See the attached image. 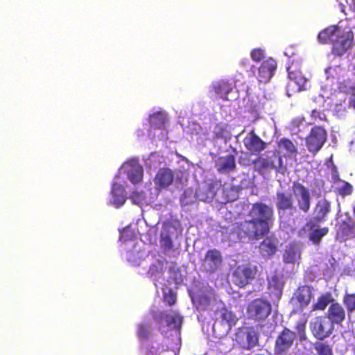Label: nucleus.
I'll return each mask as SVG.
<instances>
[{
    "label": "nucleus",
    "instance_id": "9d476101",
    "mask_svg": "<svg viewBox=\"0 0 355 355\" xmlns=\"http://www.w3.org/2000/svg\"><path fill=\"white\" fill-rule=\"evenodd\" d=\"M354 35L351 31H345L341 29V33L332 44V53L336 56L343 55L353 44Z\"/></svg>",
    "mask_w": 355,
    "mask_h": 355
},
{
    "label": "nucleus",
    "instance_id": "a18cd8bd",
    "mask_svg": "<svg viewBox=\"0 0 355 355\" xmlns=\"http://www.w3.org/2000/svg\"><path fill=\"white\" fill-rule=\"evenodd\" d=\"M264 56L265 52L260 48L253 49L250 51V58L253 61L256 62H259L262 60L264 58Z\"/></svg>",
    "mask_w": 355,
    "mask_h": 355
},
{
    "label": "nucleus",
    "instance_id": "bb28decb",
    "mask_svg": "<svg viewBox=\"0 0 355 355\" xmlns=\"http://www.w3.org/2000/svg\"><path fill=\"white\" fill-rule=\"evenodd\" d=\"M239 189L230 184H224L222 187V196L225 203L233 202L238 199Z\"/></svg>",
    "mask_w": 355,
    "mask_h": 355
},
{
    "label": "nucleus",
    "instance_id": "cd10ccee",
    "mask_svg": "<svg viewBox=\"0 0 355 355\" xmlns=\"http://www.w3.org/2000/svg\"><path fill=\"white\" fill-rule=\"evenodd\" d=\"M259 250L263 257H270L276 253L277 250V244L270 238H266L260 243Z\"/></svg>",
    "mask_w": 355,
    "mask_h": 355
},
{
    "label": "nucleus",
    "instance_id": "c85d7f7f",
    "mask_svg": "<svg viewBox=\"0 0 355 355\" xmlns=\"http://www.w3.org/2000/svg\"><path fill=\"white\" fill-rule=\"evenodd\" d=\"M112 193L114 196V204L116 207H120L125 202V196L124 194V188L122 185L114 183L112 184Z\"/></svg>",
    "mask_w": 355,
    "mask_h": 355
},
{
    "label": "nucleus",
    "instance_id": "412c9836",
    "mask_svg": "<svg viewBox=\"0 0 355 355\" xmlns=\"http://www.w3.org/2000/svg\"><path fill=\"white\" fill-rule=\"evenodd\" d=\"M174 180V174L168 168H162L157 173L155 178V183L159 189H166L172 184Z\"/></svg>",
    "mask_w": 355,
    "mask_h": 355
},
{
    "label": "nucleus",
    "instance_id": "ddd939ff",
    "mask_svg": "<svg viewBox=\"0 0 355 355\" xmlns=\"http://www.w3.org/2000/svg\"><path fill=\"white\" fill-rule=\"evenodd\" d=\"M154 319L159 324H162L165 320L168 327L178 330L180 329L183 321L182 316L178 311L172 310L168 313L161 311L154 315Z\"/></svg>",
    "mask_w": 355,
    "mask_h": 355
},
{
    "label": "nucleus",
    "instance_id": "603ef678",
    "mask_svg": "<svg viewBox=\"0 0 355 355\" xmlns=\"http://www.w3.org/2000/svg\"><path fill=\"white\" fill-rule=\"evenodd\" d=\"M350 6L353 9L354 11H355V0H350Z\"/></svg>",
    "mask_w": 355,
    "mask_h": 355
},
{
    "label": "nucleus",
    "instance_id": "5701e85b",
    "mask_svg": "<svg viewBox=\"0 0 355 355\" xmlns=\"http://www.w3.org/2000/svg\"><path fill=\"white\" fill-rule=\"evenodd\" d=\"M276 207L277 211H286L287 210L295 209L293 205V197L291 194L285 192H277L276 194Z\"/></svg>",
    "mask_w": 355,
    "mask_h": 355
},
{
    "label": "nucleus",
    "instance_id": "79ce46f5",
    "mask_svg": "<svg viewBox=\"0 0 355 355\" xmlns=\"http://www.w3.org/2000/svg\"><path fill=\"white\" fill-rule=\"evenodd\" d=\"M151 334L150 327L146 324H139L137 327V336L141 340H146Z\"/></svg>",
    "mask_w": 355,
    "mask_h": 355
},
{
    "label": "nucleus",
    "instance_id": "1a4fd4ad",
    "mask_svg": "<svg viewBox=\"0 0 355 355\" xmlns=\"http://www.w3.org/2000/svg\"><path fill=\"white\" fill-rule=\"evenodd\" d=\"M317 223L311 220L306 222L305 225L299 232V236H302V231H307L309 232L308 236L309 240L313 245H319L323 237L328 234L329 230L327 227H320Z\"/></svg>",
    "mask_w": 355,
    "mask_h": 355
},
{
    "label": "nucleus",
    "instance_id": "58836bf2",
    "mask_svg": "<svg viewBox=\"0 0 355 355\" xmlns=\"http://www.w3.org/2000/svg\"><path fill=\"white\" fill-rule=\"evenodd\" d=\"M160 243L164 250H171L173 248V241L168 230H164L160 234Z\"/></svg>",
    "mask_w": 355,
    "mask_h": 355
},
{
    "label": "nucleus",
    "instance_id": "c9c22d12",
    "mask_svg": "<svg viewBox=\"0 0 355 355\" xmlns=\"http://www.w3.org/2000/svg\"><path fill=\"white\" fill-rule=\"evenodd\" d=\"M166 121V118L165 115L161 112H155L150 116V123L155 128H163Z\"/></svg>",
    "mask_w": 355,
    "mask_h": 355
},
{
    "label": "nucleus",
    "instance_id": "864d4df0",
    "mask_svg": "<svg viewBox=\"0 0 355 355\" xmlns=\"http://www.w3.org/2000/svg\"><path fill=\"white\" fill-rule=\"evenodd\" d=\"M289 49H286L285 51V55L289 57H291L293 55H294V53H289Z\"/></svg>",
    "mask_w": 355,
    "mask_h": 355
},
{
    "label": "nucleus",
    "instance_id": "49530a36",
    "mask_svg": "<svg viewBox=\"0 0 355 355\" xmlns=\"http://www.w3.org/2000/svg\"><path fill=\"white\" fill-rule=\"evenodd\" d=\"M226 129L222 124H216L214 129L215 138L217 139H223L225 137Z\"/></svg>",
    "mask_w": 355,
    "mask_h": 355
},
{
    "label": "nucleus",
    "instance_id": "6e6d98bb",
    "mask_svg": "<svg viewBox=\"0 0 355 355\" xmlns=\"http://www.w3.org/2000/svg\"><path fill=\"white\" fill-rule=\"evenodd\" d=\"M256 355H264V354H256Z\"/></svg>",
    "mask_w": 355,
    "mask_h": 355
},
{
    "label": "nucleus",
    "instance_id": "c03bdc74",
    "mask_svg": "<svg viewBox=\"0 0 355 355\" xmlns=\"http://www.w3.org/2000/svg\"><path fill=\"white\" fill-rule=\"evenodd\" d=\"M163 299L167 305L172 306L176 303V294L169 289L167 293H164Z\"/></svg>",
    "mask_w": 355,
    "mask_h": 355
},
{
    "label": "nucleus",
    "instance_id": "72a5a7b5",
    "mask_svg": "<svg viewBox=\"0 0 355 355\" xmlns=\"http://www.w3.org/2000/svg\"><path fill=\"white\" fill-rule=\"evenodd\" d=\"M354 226L347 222L343 221L337 230L336 236L343 240H347L353 236Z\"/></svg>",
    "mask_w": 355,
    "mask_h": 355
},
{
    "label": "nucleus",
    "instance_id": "f03ea898",
    "mask_svg": "<svg viewBox=\"0 0 355 355\" xmlns=\"http://www.w3.org/2000/svg\"><path fill=\"white\" fill-rule=\"evenodd\" d=\"M272 305L266 299L259 297L250 302L246 307V314L249 320L255 322H264L270 315Z\"/></svg>",
    "mask_w": 355,
    "mask_h": 355
},
{
    "label": "nucleus",
    "instance_id": "ea45409f",
    "mask_svg": "<svg viewBox=\"0 0 355 355\" xmlns=\"http://www.w3.org/2000/svg\"><path fill=\"white\" fill-rule=\"evenodd\" d=\"M343 302L348 313H352L355 311V293L345 294Z\"/></svg>",
    "mask_w": 355,
    "mask_h": 355
},
{
    "label": "nucleus",
    "instance_id": "6e6552de",
    "mask_svg": "<svg viewBox=\"0 0 355 355\" xmlns=\"http://www.w3.org/2000/svg\"><path fill=\"white\" fill-rule=\"evenodd\" d=\"M292 189L296 196L297 206L299 211L304 214L309 213L311 205V197L309 189L298 182L293 183Z\"/></svg>",
    "mask_w": 355,
    "mask_h": 355
},
{
    "label": "nucleus",
    "instance_id": "37998d69",
    "mask_svg": "<svg viewBox=\"0 0 355 355\" xmlns=\"http://www.w3.org/2000/svg\"><path fill=\"white\" fill-rule=\"evenodd\" d=\"M340 182H341L343 184L337 188L338 193L343 197L351 195L353 192L352 185L344 180H340Z\"/></svg>",
    "mask_w": 355,
    "mask_h": 355
},
{
    "label": "nucleus",
    "instance_id": "f704fd0d",
    "mask_svg": "<svg viewBox=\"0 0 355 355\" xmlns=\"http://www.w3.org/2000/svg\"><path fill=\"white\" fill-rule=\"evenodd\" d=\"M216 183H210L207 187L202 188L198 193L199 199L202 201L211 200L216 196Z\"/></svg>",
    "mask_w": 355,
    "mask_h": 355
},
{
    "label": "nucleus",
    "instance_id": "7ed1b4c3",
    "mask_svg": "<svg viewBox=\"0 0 355 355\" xmlns=\"http://www.w3.org/2000/svg\"><path fill=\"white\" fill-rule=\"evenodd\" d=\"M258 272L257 266L246 263L235 268L232 273V282L240 288H243L254 279Z\"/></svg>",
    "mask_w": 355,
    "mask_h": 355
},
{
    "label": "nucleus",
    "instance_id": "a211bd4d",
    "mask_svg": "<svg viewBox=\"0 0 355 355\" xmlns=\"http://www.w3.org/2000/svg\"><path fill=\"white\" fill-rule=\"evenodd\" d=\"M294 297L301 308H305L313 297V288L309 285L300 286L295 291Z\"/></svg>",
    "mask_w": 355,
    "mask_h": 355
},
{
    "label": "nucleus",
    "instance_id": "7c9ffc66",
    "mask_svg": "<svg viewBox=\"0 0 355 355\" xmlns=\"http://www.w3.org/2000/svg\"><path fill=\"white\" fill-rule=\"evenodd\" d=\"M300 252L295 245H290L283 254V259L286 263H294L300 259Z\"/></svg>",
    "mask_w": 355,
    "mask_h": 355
},
{
    "label": "nucleus",
    "instance_id": "dca6fc26",
    "mask_svg": "<svg viewBox=\"0 0 355 355\" xmlns=\"http://www.w3.org/2000/svg\"><path fill=\"white\" fill-rule=\"evenodd\" d=\"M325 316L334 327L335 324L341 325L345 320L346 313L340 303L334 302L330 304Z\"/></svg>",
    "mask_w": 355,
    "mask_h": 355
},
{
    "label": "nucleus",
    "instance_id": "09e8293b",
    "mask_svg": "<svg viewBox=\"0 0 355 355\" xmlns=\"http://www.w3.org/2000/svg\"><path fill=\"white\" fill-rule=\"evenodd\" d=\"M350 90L352 91V94L349 99V105L355 110V86L351 87Z\"/></svg>",
    "mask_w": 355,
    "mask_h": 355
},
{
    "label": "nucleus",
    "instance_id": "6ab92c4d",
    "mask_svg": "<svg viewBox=\"0 0 355 355\" xmlns=\"http://www.w3.org/2000/svg\"><path fill=\"white\" fill-rule=\"evenodd\" d=\"M215 166L219 173H229L235 171L236 159L232 154L219 157L215 162Z\"/></svg>",
    "mask_w": 355,
    "mask_h": 355
},
{
    "label": "nucleus",
    "instance_id": "423d86ee",
    "mask_svg": "<svg viewBox=\"0 0 355 355\" xmlns=\"http://www.w3.org/2000/svg\"><path fill=\"white\" fill-rule=\"evenodd\" d=\"M310 330L316 339L323 340L333 333L334 327L326 316L321 315L310 322Z\"/></svg>",
    "mask_w": 355,
    "mask_h": 355
},
{
    "label": "nucleus",
    "instance_id": "393cba45",
    "mask_svg": "<svg viewBox=\"0 0 355 355\" xmlns=\"http://www.w3.org/2000/svg\"><path fill=\"white\" fill-rule=\"evenodd\" d=\"M130 168L128 171V178L134 184L140 182L143 178V167L137 160H131L128 162Z\"/></svg>",
    "mask_w": 355,
    "mask_h": 355
},
{
    "label": "nucleus",
    "instance_id": "e433bc0d",
    "mask_svg": "<svg viewBox=\"0 0 355 355\" xmlns=\"http://www.w3.org/2000/svg\"><path fill=\"white\" fill-rule=\"evenodd\" d=\"M313 348L318 355H334L332 346L326 342L315 343Z\"/></svg>",
    "mask_w": 355,
    "mask_h": 355
},
{
    "label": "nucleus",
    "instance_id": "2eb2a0df",
    "mask_svg": "<svg viewBox=\"0 0 355 355\" xmlns=\"http://www.w3.org/2000/svg\"><path fill=\"white\" fill-rule=\"evenodd\" d=\"M288 77L290 79L287 85V94L288 96L305 89L306 80L300 73L290 71Z\"/></svg>",
    "mask_w": 355,
    "mask_h": 355
},
{
    "label": "nucleus",
    "instance_id": "4be33fe9",
    "mask_svg": "<svg viewBox=\"0 0 355 355\" xmlns=\"http://www.w3.org/2000/svg\"><path fill=\"white\" fill-rule=\"evenodd\" d=\"M341 29L338 26H328L319 33L318 40L321 44H333L341 33Z\"/></svg>",
    "mask_w": 355,
    "mask_h": 355
},
{
    "label": "nucleus",
    "instance_id": "5fc2aeb1",
    "mask_svg": "<svg viewBox=\"0 0 355 355\" xmlns=\"http://www.w3.org/2000/svg\"><path fill=\"white\" fill-rule=\"evenodd\" d=\"M352 211H353L354 216L355 217V201H354V204L352 207Z\"/></svg>",
    "mask_w": 355,
    "mask_h": 355
},
{
    "label": "nucleus",
    "instance_id": "473e14b6",
    "mask_svg": "<svg viewBox=\"0 0 355 355\" xmlns=\"http://www.w3.org/2000/svg\"><path fill=\"white\" fill-rule=\"evenodd\" d=\"M279 149L286 151L288 156L296 155L297 154V148L293 142L288 138H282L277 143Z\"/></svg>",
    "mask_w": 355,
    "mask_h": 355
},
{
    "label": "nucleus",
    "instance_id": "4468645a",
    "mask_svg": "<svg viewBox=\"0 0 355 355\" xmlns=\"http://www.w3.org/2000/svg\"><path fill=\"white\" fill-rule=\"evenodd\" d=\"M245 148L252 154H258L266 148V144L255 133L251 130L243 139Z\"/></svg>",
    "mask_w": 355,
    "mask_h": 355
},
{
    "label": "nucleus",
    "instance_id": "3c124183",
    "mask_svg": "<svg viewBox=\"0 0 355 355\" xmlns=\"http://www.w3.org/2000/svg\"><path fill=\"white\" fill-rule=\"evenodd\" d=\"M142 196V193H138V192H133L131 195V198H132V200L134 201L136 200V199H139L140 198V196Z\"/></svg>",
    "mask_w": 355,
    "mask_h": 355
},
{
    "label": "nucleus",
    "instance_id": "a878e982",
    "mask_svg": "<svg viewBox=\"0 0 355 355\" xmlns=\"http://www.w3.org/2000/svg\"><path fill=\"white\" fill-rule=\"evenodd\" d=\"M214 92L223 100H227V95L232 90V85L229 81L221 80L213 83Z\"/></svg>",
    "mask_w": 355,
    "mask_h": 355
},
{
    "label": "nucleus",
    "instance_id": "8fccbe9b",
    "mask_svg": "<svg viewBox=\"0 0 355 355\" xmlns=\"http://www.w3.org/2000/svg\"><path fill=\"white\" fill-rule=\"evenodd\" d=\"M159 347L152 346L146 352V355H158Z\"/></svg>",
    "mask_w": 355,
    "mask_h": 355
},
{
    "label": "nucleus",
    "instance_id": "f257e3e1",
    "mask_svg": "<svg viewBox=\"0 0 355 355\" xmlns=\"http://www.w3.org/2000/svg\"><path fill=\"white\" fill-rule=\"evenodd\" d=\"M248 216L250 218L249 220L233 225L230 236L235 241L245 238L259 240L268 234L274 220V209L272 206L259 201L252 204Z\"/></svg>",
    "mask_w": 355,
    "mask_h": 355
},
{
    "label": "nucleus",
    "instance_id": "9b49d317",
    "mask_svg": "<svg viewBox=\"0 0 355 355\" xmlns=\"http://www.w3.org/2000/svg\"><path fill=\"white\" fill-rule=\"evenodd\" d=\"M277 68V62L273 58H269L263 60L257 69V80L260 83H268L275 75Z\"/></svg>",
    "mask_w": 355,
    "mask_h": 355
},
{
    "label": "nucleus",
    "instance_id": "f3484780",
    "mask_svg": "<svg viewBox=\"0 0 355 355\" xmlns=\"http://www.w3.org/2000/svg\"><path fill=\"white\" fill-rule=\"evenodd\" d=\"M331 210V202L327 199L323 198L318 200L313 209L314 221L318 223L324 222Z\"/></svg>",
    "mask_w": 355,
    "mask_h": 355
},
{
    "label": "nucleus",
    "instance_id": "0eeeda50",
    "mask_svg": "<svg viewBox=\"0 0 355 355\" xmlns=\"http://www.w3.org/2000/svg\"><path fill=\"white\" fill-rule=\"evenodd\" d=\"M235 340L244 349L250 350L259 343V336L253 327L239 328L235 334Z\"/></svg>",
    "mask_w": 355,
    "mask_h": 355
},
{
    "label": "nucleus",
    "instance_id": "de8ad7c7",
    "mask_svg": "<svg viewBox=\"0 0 355 355\" xmlns=\"http://www.w3.org/2000/svg\"><path fill=\"white\" fill-rule=\"evenodd\" d=\"M311 117L314 120V121H327V117L324 112L316 109L312 110Z\"/></svg>",
    "mask_w": 355,
    "mask_h": 355
},
{
    "label": "nucleus",
    "instance_id": "39448f33",
    "mask_svg": "<svg viewBox=\"0 0 355 355\" xmlns=\"http://www.w3.org/2000/svg\"><path fill=\"white\" fill-rule=\"evenodd\" d=\"M327 138V132L323 127H313L305 139L307 150L313 155L317 154L324 146Z\"/></svg>",
    "mask_w": 355,
    "mask_h": 355
},
{
    "label": "nucleus",
    "instance_id": "2f4dec72",
    "mask_svg": "<svg viewBox=\"0 0 355 355\" xmlns=\"http://www.w3.org/2000/svg\"><path fill=\"white\" fill-rule=\"evenodd\" d=\"M254 164L259 163L261 169H277V168H281L283 166V159L281 155H278V166L274 164L273 162L271 160L263 158L261 157H258L255 160L253 161Z\"/></svg>",
    "mask_w": 355,
    "mask_h": 355
},
{
    "label": "nucleus",
    "instance_id": "c756f323",
    "mask_svg": "<svg viewBox=\"0 0 355 355\" xmlns=\"http://www.w3.org/2000/svg\"><path fill=\"white\" fill-rule=\"evenodd\" d=\"M331 303H334V299L329 292H327L318 297L317 302L313 305L312 309L313 311H324Z\"/></svg>",
    "mask_w": 355,
    "mask_h": 355
},
{
    "label": "nucleus",
    "instance_id": "a19ab883",
    "mask_svg": "<svg viewBox=\"0 0 355 355\" xmlns=\"http://www.w3.org/2000/svg\"><path fill=\"white\" fill-rule=\"evenodd\" d=\"M343 72V68L340 65L329 67L325 69V73L327 79L340 78Z\"/></svg>",
    "mask_w": 355,
    "mask_h": 355
},
{
    "label": "nucleus",
    "instance_id": "f8f14e48",
    "mask_svg": "<svg viewBox=\"0 0 355 355\" xmlns=\"http://www.w3.org/2000/svg\"><path fill=\"white\" fill-rule=\"evenodd\" d=\"M217 320L228 333L238 322L239 318L231 310L223 306L216 311Z\"/></svg>",
    "mask_w": 355,
    "mask_h": 355
},
{
    "label": "nucleus",
    "instance_id": "b1692460",
    "mask_svg": "<svg viewBox=\"0 0 355 355\" xmlns=\"http://www.w3.org/2000/svg\"><path fill=\"white\" fill-rule=\"evenodd\" d=\"M284 282L277 275H272L268 280V290L270 297L279 300L282 296Z\"/></svg>",
    "mask_w": 355,
    "mask_h": 355
},
{
    "label": "nucleus",
    "instance_id": "aec40b11",
    "mask_svg": "<svg viewBox=\"0 0 355 355\" xmlns=\"http://www.w3.org/2000/svg\"><path fill=\"white\" fill-rule=\"evenodd\" d=\"M204 262L207 265L211 272H216L221 266L223 257L220 252L217 249L209 250L204 259Z\"/></svg>",
    "mask_w": 355,
    "mask_h": 355
},
{
    "label": "nucleus",
    "instance_id": "4c0bfd02",
    "mask_svg": "<svg viewBox=\"0 0 355 355\" xmlns=\"http://www.w3.org/2000/svg\"><path fill=\"white\" fill-rule=\"evenodd\" d=\"M306 323L307 319L306 318H303L299 320L295 326V329L297 331V334L299 336L300 341H304L307 339L306 334Z\"/></svg>",
    "mask_w": 355,
    "mask_h": 355
},
{
    "label": "nucleus",
    "instance_id": "20e7f679",
    "mask_svg": "<svg viewBox=\"0 0 355 355\" xmlns=\"http://www.w3.org/2000/svg\"><path fill=\"white\" fill-rule=\"evenodd\" d=\"M296 339V333L284 327L276 337L274 345L275 355H287Z\"/></svg>",
    "mask_w": 355,
    "mask_h": 355
}]
</instances>
